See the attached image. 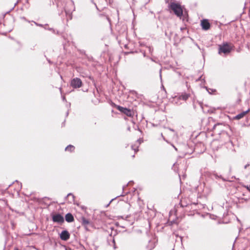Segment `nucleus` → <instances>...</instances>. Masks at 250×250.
<instances>
[{
	"mask_svg": "<svg viewBox=\"0 0 250 250\" xmlns=\"http://www.w3.org/2000/svg\"><path fill=\"white\" fill-rule=\"evenodd\" d=\"M170 8L177 17H181L182 16L183 9L180 5L174 2H171L170 4Z\"/></svg>",
	"mask_w": 250,
	"mask_h": 250,
	"instance_id": "nucleus-1",
	"label": "nucleus"
},
{
	"mask_svg": "<svg viewBox=\"0 0 250 250\" xmlns=\"http://www.w3.org/2000/svg\"><path fill=\"white\" fill-rule=\"evenodd\" d=\"M231 50V46L228 43H224L219 45V54L224 53L225 54L229 53Z\"/></svg>",
	"mask_w": 250,
	"mask_h": 250,
	"instance_id": "nucleus-2",
	"label": "nucleus"
},
{
	"mask_svg": "<svg viewBox=\"0 0 250 250\" xmlns=\"http://www.w3.org/2000/svg\"><path fill=\"white\" fill-rule=\"evenodd\" d=\"M70 84L72 87L74 88H78L82 86V82L80 79L75 78L71 80Z\"/></svg>",
	"mask_w": 250,
	"mask_h": 250,
	"instance_id": "nucleus-3",
	"label": "nucleus"
},
{
	"mask_svg": "<svg viewBox=\"0 0 250 250\" xmlns=\"http://www.w3.org/2000/svg\"><path fill=\"white\" fill-rule=\"evenodd\" d=\"M116 107L120 111L124 113L127 116L132 117L133 116V112L131 110L119 105H117Z\"/></svg>",
	"mask_w": 250,
	"mask_h": 250,
	"instance_id": "nucleus-4",
	"label": "nucleus"
},
{
	"mask_svg": "<svg viewBox=\"0 0 250 250\" xmlns=\"http://www.w3.org/2000/svg\"><path fill=\"white\" fill-rule=\"evenodd\" d=\"M52 220L54 222L62 223L64 221L63 217L60 214L54 215L52 216Z\"/></svg>",
	"mask_w": 250,
	"mask_h": 250,
	"instance_id": "nucleus-5",
	"label": "nucleus"
},
{
	"mask_svg": "<svg viewBox=\"0 0 250 250\" xmlns=\"http://www.w3.org/2000/svg\"><path fill=\"white\" fill-rule=\"evenodd\" d=\"M70 237V234L67 230H63L60 234V238L62 240H67Z\"/></svg>",
	"mask_w": 250,
	"mask_h": 250,
	"instance_id": "nucleus-6",
	"label": "nucleus"
},
{
	"mask_svg": "<svg viewBox=\"0 0 250 250\" xmlns=\"http://www.w3.org/2000/svg\"><path fill=\"white\" fill-rule=\"evenodd\" d=\"M201 26L205 30H208L210 28V24L207 20H203L201 21Z\"/></svg>",
	"mask_w": 250,
	"mask_h": 250,
	"instance_id": "nucleus-7",
	"label": "nucleus"
},
{
	"mask_svg": "<svg viewBox=\"0 0 250 250\" xmlns=\"http://www.w3.org/2000/svg\"><path fill=\"white\" fill-rule=\"evenodd\" d=\"M65 218V220L67 222L70 223V222H72L74 221V217L71 213H68L66 214Z\"/></svg>",
	"mask_w": 250,
	"mask_h": 250,
	"instance_id": "nucleus-8",
	"label": "nucleus"
},
{
	"mask_svg": "<svg viewBox=\"0 0 250 250\" xmlns=\"http://www.w3.org/2000/svg\"><path fill=\"white\" fill-rule=\"evenodd\" d=\"M249 111V109L246 111H244V112L237 115L235 116V118L236 119L239 120V119L242 118Z\"/></svg>",
	"mask_w": 250,
	"mask_h": 250,
	"instance_id": "nucleus-9",
	"label": "nucleus"
},
{
	"mask_svg": "<svg viewBox=\"0 0 250 250\" xmlns=\"http://www.w3.org/2000/svg\"><path fill=\"white\" fill-rule=\"evenodd\" d=\"M141 144V141L140 140H138L136 142L137 145H135L132 146V149L135 151V152L138 151V146Z\"/></svg>",
	"mask_w": 250,
	"mask_h": 250,
	"instance_id": "nucleus-10",
	"label": "nucleus"
},
{
	"mask_svg": "<svg viewBox=\"0 0 250 250\" xmlns=\"http://www.w3.org/2000/svg\"><path fill=\"white\" fill-rule=\"evenodd\" d=\"M67 197L69 203H72L74 201V196L72 193H69L67 194Z\"/></svg>",
	"mask_w": 250,
	"mask_h": 250,
	"instance_id": "nucleus-11",
	"label": "nucleus"
},
{
	"mask_svg": "<svg viewBox=\"0 0 250 250\" xmlns=\"http://www.w3.org/2000/svg\"><path fill=\"white\" fill-rule=\"evenodd\" d=\"M189 95L187 93L183 94L181 95L179 98L180 99H182L183 100L186 101L189 97Z\"/></svg>",
	"mask_w": 250,
	"mask_h": 250,
	"instance_id": "nucleus-12",
	"label": "nucleus"
},
{
	"mask_svg": "<svg viewBox=\"0 0 250 250\" xmlns=\"http://www.w3.org/2000/svg\"><path fill=\"white\" fill-rule=\"evenodd\" d=\"M74 149V146L72 145H69L65 148L66 151H72Z\"/></svg>",
	"mask_w": 250,
	"mask_h": 250,
	"instance_id": "nucleus-13",
	"label": "nucleus"
},
{
	"mask_svg": "<svg viewBox=\"0 0 250 250\" xmlns=\"http://www.w3.org/2000/svg\"><path fill=\"white\" fill-rule=\"evenodd\" d=\"M83 222L84 224H88L89 223V221L85 219H83Z\"/></svg>",
	"mask_w": 250,
	"mask_h": 250,
	"instance_id": "nucleus-14",
	"label": "nucleus"
},
{
	"mask_svg": "<svg viewBox=\"0 0 250 250\" xmlns=\"http://www.w3.org/2000/svg\"><path fill=\"white\" fill-rule=\"evenodd\" d=\"M112 243H113V245L114 249H116V246H115V242L114 239H113V240H112Z\"/></svg>",
	"mask_w": 250,
	"mask_h": 250,
	"instance_id": "nucleus-15",
	"label": "nucleus"
},
{
	"mask_svg": "<svg viewBox=\"0 0 250 250\" xmlns=\"http://www.w3.org/2000/svg\"><path fill=\"white\" fill-rule=\"evenodd\" d=\"M65 13H66V14H68L69 13H70V14H71V12H70L69 11H67L66 10H65Z\"/></svg>",
	"mask_w": 250,
	"mask_h": 250,
	"instance_id": "nucleus-16",
	"label": "nucleus"
},
{
	"mask_svg": "<svg viewBox=\"0 0 250 250\" xmlns=\"http://www.w3.org/2000/svg\"><path fill=\"white\" fill-rule=\"evenodd\" d=\"M36 23V25H38V26H41V27L43 26V25H42V24H38V23Z\"/></svg>",
	"mask_w": 250,
	"mask_h": 250,
	"instance_id": "nucleus-17",
	"label": "nucleus"
},
{
	"mask_svg": "<svg viewBox=\"0 0 250 250\" xmlns=\"http://www.w3.org/2000/svg\"><path fill=\"white\" fill-rule=\"evenodd\" d=\"M247 189H248L249 191H250V187H247Z\"/></svg>",
	"mask_w": 250,
	"mask_h": 250,
	"instance_id": "nucleus-18",
	"label": "nucleus"
},
{
	"mask_svg": "<svg viewBox=\"0 0 250 250\" xmlns=\"http://www.w3.org/2000/svg\"><path fill=\"white\" fill-rule=\"evenodd\" d=\"M48 29L49 30H52L53 31H54V30L53 29H52V28H48Z\"/></svg>",
	"mask_w": 250,
	"mask_h": 250,
	"instance_id": "nucleus-19",
	"label": "nucleus"
},
{
	"mask_svg": "<svg viewBox=\"0 0 250 250\" xmlns=\"http://www.w3.org/2000/svg\"><path fill=\"white\" fill-rule=\"evenodd\" d=\"M62 99H63V100H65V97H62Z\"/></svg>",
	"mask_w": 250,
	"mask_h": 250,
	"instance_id": "nucleus-20",
	"label": "nucleus"
},
{
	"mask_svg": "<svg viewBox=\"0 0 250 250\" xmlns=\"http://www.w3.org/2000/svg\"><path fill=\"white\" fill-rule=\"evenodd\" d=\"M72 5L73 6V5H74L73 2H72Z\"/></svg>",
	"mask_w": 250,
	"mask_h": 250,
	"instance_id": "nucleus-21",
	"label": "nucleus"
},
{
	"mask_svg": "<svg viewBox=\"0 0 250 250\" xmlns=\"http://www.w3.org/2000/svg\"><path fill=\"white\" fill-rule=\"evenodd\" d=\"M160 77L161 78V73H160Z\"/></svg>",
	"mask_w": 250,
	"mask_h": 250,
	"instance_id": "nucleus-22",
	"label": "nucleus"
}]
</instances>
